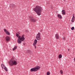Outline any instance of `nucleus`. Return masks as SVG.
Segmentation results:
<instances>
[{"instance_id":"nucleus-1","label":"nucleus","mask_w":75,"mask_h":75,"mask_svg":"<svg viewBox=\"0 0 75 75\" xmlns=\"http://www.w3.org/2000/svg\"><path fill=\"white\" fill-rule=\"evenodd\" d=\"M33 10L35 11L38 16H40L42 10V8L40 6H37L33 8Z\"/></svg>"},{"instance_id":"nucleus-2","label":"nucleus","mask_w":75,"mask_h":75,"mask_svg":"<svg viewBox=\"0 0 75 75\" xmlns=\"http://www.w3.org/2000/svg\"><path fill=\"white\" fill-rule=\"evenodd\" d=\"M9 64L11 66L13 65H16L17 64V62L15 60L14 57H12L11 59L9 61Z\"/></svg>"},{"instance_id":"nucleus-3","label":"nucleus","mask_w":75,"mask_h":75,"mask_svg":"<svg viewBox=\"0 0 75 75\" xmlns=\"http://www.w3.org/2000/svg\"><path fill=\"white\" fill-rule=\"evenodd\" d=\"M40 69V66H36L34 68L31 69L30 70V72H35L39 70Z\"/></svg>"},{"instance_id":"nucleus-4","label":"nucleus","mask_w":75,"mask_h":75,"mask_svg":"<svg viewBox=\"0 0 75 75\" xmlns=\"http://www.w3.org/2000/svg\"><path fill=\"white\" fill-rule=\"evenodd\" d=\"M16 36L17 37H18V39L20 40H22L23 41V40H25V38L24 37V35H22L21 36H21H20L19 34H17L16 35Z\"/></svg>"},{"instance_id":"nucleus-5","label":"nucleus","mask_w":75,"mask_h":75,"mask_svg":"<svg viewBox=\"0 0 75 75\" xmlns=\"http://www.w3.org/2000/svg\"><path fill=\"white\" fill-rule=\"evenodd\" d=\"M36 39L38 40H41V33L39 32L36 36Z\"/></svg>"},{"instance_id":"nucleus-6","label":"nucleus","mask_w":75,"mask_h":75,"mask_svg":"<svg viewBox=\"0 0 75 75\" xmlns=\"http://www.w3.org/2000/svg\"><path fill=\"white\" fill-rule=\"evenodd\" d=\"M26 53L29 54V55H32L33 54V52L30 50H27L26 52Z\"/></svg>"},{"instance_id":"nucleus-7","label":"nucleus","mask_w":75,"mask_h":75,"mask_svg":"<svg viewBox=\"0 0 75 75\" xmlns=\"http://www.w3.org/2000/svg\"><path fill=\"white\" fill-rule=\"evenodd\" d=\"M37 43V40L36 39H35L33 43V46H34L35 49H36V46H35V45H36Z\"/></svg>"},{"instance_id":"nucleus-8","label":"nucleus","mask_w":75,"mask_h":75,"mask_svg":"<svg viewBox=\"0 0 75 75\" xmlns=\"http://www.w3.org/2000/svg\"><path fill=\"white\" fill-rule=\"evenodd\" d=\"M24 40H25V39H23V40H22L18 39L17 40V42L18 43V44H21V41H24Z\"/></svg>"},{"instance_id":"nucleus-9","label":"nucleus","mask_w":75,"mask_h":75,"mask_svg":"<svg viewBox=\"0 0 75 75\" xmlns=\"http://www.w3.org/2000/svg\"><path fill=\"white\" fill-rule=\"evenodd\" d=\"M6 41H9L10 40V37H9L7 36L6 38Z\"/></svg>"},{"instance_id":"nucleus-10","label":"nucleus","mask_w":75,"mask_h":75,"mask_svg":"<svg viewBox=\"0 0 75 75\" xmlns=\"http://www.w3.org/2000/svg\"><path fill=\"white\" fill-rule=\"evenodd\" d=\"M62 13L63 15H65V10H62Z\"/></svg>"},{"instance_id":"nucleus-11","label":"nucleus","mask_w":75,"mask_h":75,"mask_svg":"<svg viewBox=\"0 0 75 75\" xmlns=\"http://www.w3.org/2000/svg\"><path fill=\"white\" fill-rule=\"evenodd\" d=\"M30 21L32 22H33V23H34V22H36L37 21V20L35 19H31Z\"/></svg>"},{"instance_id":"nucleus-12","label":"nucleus","mask_w":75,"mask_h":75,"mask_svg":"<svg viewBox=\"0 0 75 75\" xmlns=\"http://www.w3.org/2000/svg\"><path fill=\"white\" fill-rule=\"evenodd\" d=\"M59 35L58 34H57L55 35V37L56 39H59Z\"/></svg>"},{"instance_id":"nucleus-13","label":"nucleus","mask_w":75,"mask_h":75,"mask_svg":"<svg viewBox=\"0 0 75 75\" xmlns=\"http://www.w3.org/2000/svg\"><path fill=\"white\" fill-rule=\"evenodd\" d=\"M57 17H58L59 18H60V19H62V16H61V15L59 14L57 15Z\"/></svg>"},{"instance_id":"nucleus-14","label":"nucleus","mask_w":75,"mask_h":75,"mask_svg":"<svg viewBox=\"0 0 75 75\" xmlns=\"http://www.w3.org/2000/svg\"><path fill=\"white\" fill-rule=\"evenodd\" d=\"M1 65L2 69H4V67H6L4 66V65L3 64H1Z\"/></svg>"},{"instance_id":"nucleus-15","label":"nucleus","mask_w":75,"mask_h":75,"mask_svg":"<svg viewBox=\"0 0 75 75\" xmlns=\"http://www.w3.org/2000/svg\"><path fill=\"white\" fill-rule=\"evenodd\" d=\"M11 6L12 7H13V8H14V7H16V6H15V5L13 4H11Z\"/></svg>"},{"instance_id":"nucleus-16","label":"nucleus","mask_w":75,"mask_h":75,"mask_svg":"<svg viewBox=\"0 0 75 75\" xmlns=\"http://www.w3.org/2000/svg\"><path fill=\"white\" fill-rule=\"evenodd\" d=\"M29 18L30 19H33L34 18L32 16H29Z\"/></svg>"},{"instance_id":"nucleus-17","label":"nucleus","mask_w":75,"mask_h":75,"mask_svg":"<svg viewBox=\"0 0 75 75\" xmlns=\"http://www.w3.org/2000/svg\"><path fill=\"white\" fill-rule=\"evenodd\" d=\"M17 46H15L13 49V51H14V50H16V49H17Z\"/></svg>"},{"instance_id":"nucleus-18","label":"nucleus","mask_w":75,"mask_h":75,"mask_svg":"<svg viewBox=\"0 0 75 75\" xmlns=\"http://www.w3.org/2000/svg\"><path fill=\"white\" fill-rule=\"evenodd\" d=\"M59 58V59H61V58H62V54H60L58 56Z\"/></svg>"},{"instance_id":"nucleus-19","label":"nucleus","mask_w":75,"mask_h":75,"mask_svg":"<svg viewBox=\"0 0 75 75\" xmlns=\"http://www.w3.org/2000/svg\"><path fill=\"white\" fill-rule=\"evenodd\" d=\"M4 70H5L6 71H8V70L7 69V68L6 67H4Z\"/></svg>"},{"instance_id":"nucleus-20","label":"nucleus","mask_w":75,"mask_h":75,"mask_svg":"<svg viewBox=\"0 0 75 75\" xmlns=\"http://www.w3.org/2000/svg\"><path fill=\"white\" fill-rule=\"evenodd\" d=\"M6 34L7 35H10V33L8 32V31L6 32Z\"/></svg>"},{"instance_id":"nucleus-21","label":"nucleus","mask_w":75,"mask_h":75,"mask_svg":"<svg viewBox=\"0 0 75 75\" xmlns=\"http://www.w3.org/2000/svg\"><path fill=\"white\" fill-rule=\"evenodd\" d=\"M74 18H75V14H73L72 19H74Z\"/></svg>"},{"instance_id":"nucleus-22","label":"nucleus","mask_w":75,"mask_h":75,"mask_svg":"<svg viewBox=\"0 0 75 75\" xmlns=\"http://www.w3.org/2000/svg\"><path fill=\"white\" fill-rule=\"evenodd\" d=\"M46 74L47 75H50V72L48 71L47 73Z\"/></svg>"},{"instance_id":"nucleus-23","label":"nucleus","mask_w":75,"mask_h":75,"mask_svg":"<svg viewBox=\"0 0 75 75\" xmlns=\"http://www.w3.org/2000/svg\"><path fill=\"white\" fill-rule=\"evenodd\" d=\"M62 40H63L64 41H65V40H66V38H65V37H64L62 38Z\"/></svg>"},{"instance_id":"nucleus-24","label":"nucleus","mask_w":75,"mask_h":75,"mask_svg":"<svg viewBox=\"0 0 75 75\" xmlns=\"http://www.w3.org/2000/svg\"><path fill=\"white\" fill-rule=\"evenodd\" d=\"M60 73L61 74H63V71L62 70H60Z\"/></svg>"},{"instance_id":"nucleus-25","label":"nucleus","mask_w":75,"mask_h":75,"mask_svg":"<svg viewBox=\"0 0 75 75\" xmlns=\"http://www.w3.org/2000/svg\"><path fill=\"white\" fill-rule=\"evenodd\" d=\"M4 32L6 33V32H7L8 31H7V30H6V29H4Z\"/></svg>"},{"instance_id":"nucleus-26","label":"nucleus","mask_w":75,"mask_h":75,"mask_svg":"<svg viewBox=\"0 0 75 75\" xmlns=\"http://www.w3.org/2000/svg\"><path fill=\"white\" fill-rule=\"evenodd\" d=\"M74 27H73L71 28V30H74Z\"/></svg>"},{"instance_id":"nucleus-27","label":"nucleus","mask_w":75,"mask_h":75,"mask_svg":"<svg viewBox=\"0 0 75 75\" xmlns=\"http://www.w3.org/2000/svg\"><path fill=\"white\" fill-rule=\"evenodd\" d=\"M71 21H72V23L74 22V19H72Z\"/></svg>"},{"instance_id":"nucleus-28","label":"nucleus","mask_w":75,"mask_h":75,"mask_svg":"<svg viewBox=\"0 0 75 75\" xmlns=\"http://www.w3.org/2000/svg\"><path fill=\"white\" fill-rule=\"evenodd\" d=\"M25 31L27 32V33H28V32H29V31H28V30H26Z\"/></svg>"},{"instance_id":"nucleus-29","label":"nucleus","mask_w":75,"mask_h":75,"mask_svg":"<svg viewBox=\"0 0 75 75\" xmlns=\"http://www.w3.org/2000/svg\"><path fill=\"white\" fill-rule=\"evenodd\" d=\"M18 34H20V32H18Z\"/></svg>"},{"instance_id":"nucleus-30","label":"nucleus","mask_w":75,"mask_h":75,"mask_svg":"<svg viewBox=\"0 0 75 75\" xmlns=\"http://www.w3.org/2000/svg\"><path fill=\"white\" fill-rule=\"evenodd\" d=\"M23 44L24 45H25V43H23Z\"/></svg>"},{"instance_id":"nucleus-31","label":"nucleus","mask_w":75,"mask_h":75,"mask_svg":"<svg viewBox=\"0 0 75 75\" xmlns=\"http://www.w3.org/2000/svg\"><path fill=\"white\" fill-rule=\"evenodd\" d=\"M68 51H70V50L69 49H68Z\"/></svg>"}]
</instances>
